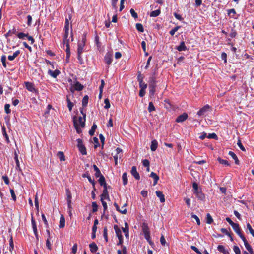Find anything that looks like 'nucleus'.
<instances>
[{
  "label": "nucleus",
  "instance_id": "f257e3e1",
  "mask_svg": "<svg viewBox=\"0 0 254 254\" xmlns=\"http://www.w3.org/2000/svg\"><path fill=\"white\" fill-rule=\"evenodd\" d=\"M114 229L116 232V236L119 239V242L117 243V245H122L123 243V238L122 235L121 231L117 225H115L114 226Z\"/></svg>",
  "mask_w": 254,
  "mask_h": 254
},
{
  "label": "nucleus",
  "instance_id": "f03ea898",
  "mask_svg": "<svg viewBox=\"0 0 254 254\" xmlns=\"http://www.w3.org/2000/svg\"><path fill=\"white\" fill-rule=\"evenodd\" d=\"M77 147L78 148V149L80 153L82 155H86L87 152H86V149L85 146L84 145L82 140L81 139H77Z\"/></svg>",
  "mask_w": 254,
  "mask_h": 254
},
{
  "label": "nucleus",
  "instance_id": "7ed1b4c3",
  "mask_svg": "<svg viewBox=\"0 0 254 254\" xmlns=\"http://www.w3.org/2000/svg\"><path fill=\"white\" fill-rule=\"evenodd\" d=\"M149 92L151 95H153L155 92L156 84L155 80L154 78H152V81L149 85Z\"/></svg>",
  "mask_w": 254,
  "mask_h": 254
},
{
  "label": "nucleus",
  "instance_id": "20e7f679",
  "mask_svg": "<svg viewBox=\"0 0 254 254\" xmlns=\"http://www.w3.org/2000/svg\"><path fill=\"white\" fill-rule=\"evenodd\" d=\"M210 108V106L209 105H206L197 112V114L199 116H203L209 111Z\"/></svg>",
  "mask_w": 254,
  "mask_h": 254
},
{
  "label": "nucleus",
  "instance_id": "39448f33",
  "mask_svg": "<svg viewBox=\"0 0 254 254\" xmlns=\"http://www.w3.org/2000/svg\"><path fill=\"white\" fill-rule=\"evenodd\" d=\"M84 88L83 85H82L80 82L78 81H76L75 83L74 84L73 87L71 88V91L73 92L74 90L80 91L82 90Z\"/></svg>",
  "mask_w": 254,
  "mask_h": 254
},
{
  "label": "nucleus",
  "instance_id": "423d86ee",
  "mask_svg": "<svg viewBox=\"0 0 254 254\" xmlns=\"http://www.w3.org/2000/svg\"><path fill=\"white\" fill-rule=\"evenodd\" d=\"M81 113L83 114V118H82V117L80 116L79 118H78V119L77 120L76 119V120L77 121V123L79 125V126H80L81 127H85V117H86V115L85 114H84L83 113V112L82 111H81Z\"/></svg>",
  "mask_w": 254,
  "mask_h": 254
},
{
  "label": "nucleus",
  "instance_id": "0eeeda50",
  "mask_svg": "<svg viewBox=\"0 0 254 254\" xmlns=\"http://www.w3.org/2000/svg\"><path fill=\"white\" fill-rule=\"evenodd\" d=\"M235 232L239 236V237L242 239L245 236L242 234L240 228L238 224L236 223L235 225L232 226Z\"/></svg>",
  "mask_w": 254,
  "mask_h": 254
},
{
  "label": "nucleus",
  "instance_id": "6e6552de",
  "mask_svg": "<svg viewBox=\"0 0 254 254\" xmlns=\"http://www.w3.org/2000/svg\"><path fill=\"white\" fill-rule=\"evenodd\" d=\"M25 86L26 87V89L32 92H36L37 91V90L35 89L34 85L33 83L29 82H25Z\"/></svg>",
  "mask_w": 254,
  "mask_h": 254
},
{
  "label": "nucleus",
  "instance_id": "1a4fd4ad",
  "mask_svg": "<svg viewBox=\"0 0 254 254\" xmlns=\"http://www.w3.org/2000/svg\"><path fill=\"white\" fill-rule=\"evenodd\" d=\"M188 117V115L186 113H184L179 115L176 119V122L178 123L183 122L185 121Z\"/></svg>",
  "mask_w": 254,
  "mask_h": 254
},
{
  "label": "nucleus",
  "instance_id": "9d476101",
  "mask_svg": "<svg viewBox=\"0 0 254 254\" xmlns=\"http://www.w3.org/2000/svg\"><path fill=\"white\" fill-rule=\"evenodd\" d=\"M131 175L135 178V179L137 180H139L140 179V176L139 173L137 171V169L136 166H132L131 170Z\"/></svg>",
  "mask_w": 254,
  "mask_h": 254
},
{
  "label": "nucleus",
  "instance_id": "9b49d317",
  "mask_svg": "<svg viewBox=\"0 0 254 254\" xmlns=\"http://www.w3.org/2000/svg\"><path fill=\"white\" fill-rule=\"evenodd\" d=\"M142 229L144 236L150 234L149 229L146 223H143L142 224Z\"/></svg>",
  "mask_w": 254,
  "mask_h": 254
},
{
  "label": "nucleus",
  "instance_id": "f8f14e48",
  "mask_svg": "<svg viewBox=\"0 0 254 254\" xmlns=\"http://www.w3.org/2000/svg\"><path fill=\"white\" fill-rule=\"evenodd\" d=\"M73 124L76 130L77 133L80 134L82 132V130L79 127V125L77 123V121L76 120V116H74L73 118Z\"/></svg>",
  "mask_w": 254,
  "mask_h": 254
},
{
  "label": "nucleus",
  "instance_id": "ddd939ff",
  "mask_svg": "<svg viewBox=\"0 0 254 254\" xmlns=\"http://www.w3.org/2000/svg\"><path fill=\"white\" fill-rule=\"evenodd\" d=\"M14 160L15 161L16 164V169L19 171L20 172H22V170L20 167V163L18 158V154H17L16 152H15L14 154Z\"/></svg>",
  "mask_w": 254,
  "mask_h": 254
},
{
  "label": "nucleus",
  "instance_id": "4468645a",
  "mask_svg": "<svg viewBox=\"0 0 254 254\" xmlns=\"http://www.w3.org/2000/svg\"><path fill=\"white\" fill-rule=\"evenodd\" d=\"M156 194L157 196V197L159 198L161 202L163 203L165 202V199L164 195L161 191L159 190L156 191Z\"/></svg>",
  "mask_w": 254,
  "mask_h": 254
},
{
  "label": "nucleus",
  "instance_id": "2eb2a0df",
  "mask_svg": "<svg viewBox=\"0 0 254 254\" xmlns=\"http://www.w3.org/2000/svg\"><path fill=\"white\" fill-rule=\"evenodd\" d=\"M60 73V71L56 69L55 71H52L51 70H48V74L50 75L52 77L54 78H56L57 76Z\"/></svg>",
  "mask_w": 254,
  "mask_h": 254
},
{
  "label": "nucleus",
  "instance_id": "dca6fc26",
  "mask_svg": "<svg viewBox=\"0 0 254 254\" xmlns=\"http://www.w3.org/2000/svg\"><path fill=\"white\" fill-rule=\"evenodd\" d=\"M125 227L122 228V230L125 233L126 237H128L129 236V227L128 224L126 222L125 223Z\"/></svg>",
  "mask_w": 254,
  "mask_h": 254
},
{
  "label": "nucleus",
  "instance_id": "f3484780",
  "mask_svg": "<svg viewBox=\"0 0 254 254\" xmlns=\"http://www.w3.org/2000/svg\"><path fill=\"white\" fill-rule=\"evenodd\" d=\"M150 176L154 179L153 185L155 186L157 183V182L159 179V176L153 172L151 173Z\"/></svg>",
  "mask_w": 254,
  "mask_h": 254
},
{
  "label": "nucleus",
  "instance_id": "a211bd4d",
  "mask_svg": "<svg viewBox=\"0 0 254 254\" xmlns=\"http://www.w3.org/2000/svg\"><path fill=\"white\" fill-rule=\"evenodd\" d=\"M114 205L116 207L117 211H119L121 213L123 214H126L127 213V209L126 208H124V209H120V207L118 206L117 203L115 202L114 203Z\"/></svg>",
  "mask_w": 254,
  "mask_h": 254
},
{
  "label": "nucleus",
  "instance_id": "6ab92c4d",
  "mask_svg": "<svg viewBox=\"0 0 254 254\" xmlns=\"http://www.w3.org/2000/svg\"><path fill=\"white\" fill-rule=\"evenodd\" d=\"M2 132L3 135L4 136V138H5V140L7 143L10 142L8 136V134L6 133V128L4 126H3L2 127Z\"/></svg>",
  "mask_w": 254,
  "mask_h": 254
},
{
  "label": "nucleus",
  "instance_id": "aec40b11",
  "mask_svg": "<svg viewBox=\"0 0 254 254\" xmlns=\"http://www.w3.org/2000/svg\"><path fill=\"white\" fill-rule=\"evenodd\" d=\"M105 63L109 66L112 62V58L110 54H106L104 58Z\"/></svg>",
  "mask_w": 254,
  "mask_h": 254
},
{
  "label": "nucleus",
  "instance_id": "412c9836",
  "mask_svg": "<svg viewBox=\"0 0 254 254\" xmlns=\"http://www.w3.org/2000/svg\"><path fill=\"white\" fill-rule=\"evenodd\" d=\"M158 147V142L157 140H153L151 141V144L150 146V149L152 151H154L156 150Z\"/></svg>",
  "mask_w": 254,
  "mask_h": 254
},
{
  "label": "nucleus",
  "instance_id": "4be33fe9",
  "mask_svg": "<svg viewBox=\"0 0 254 254\" xmlns=\"http://www.w3.org/2000/svg\"><path fill=\"white\" fill-rule=\"evenodd\" d=\"M228 154L234 159L235 164L237 165H239V161L236 155L233 152L231 151L229 152Z\"/></svg>",
  "mask_w": 254,
  "mask_h": 254
},
{
  "label": "nucleus",
  "instance_id": "5701e85b",
  "mask_svg": "<svg viewBox=\"0 0 254 254\" xmlns=\"http://www.w3.org/2000/svg\"><path fill=\"white\" fill-rule=\"evenodd\" d=\"M217 249L219 251L223 253L224 254H229V251L227 250H226L223 245H218Z\"/></svg>",
  "mask_w": 254,
  "mask_h": 254
},
{
  "label": "nucleus",
  "instance_id": "b1692460",
  "mask_svg": "<svg viewBox=\"0 0 254 254\" xmlns=\"http://www.w3.org/2000/svg\"><path fill=\"white\" fill-rule=\"evenodd\" d=\"M179 51H185L187 49V47L185 45V42L182 41L181 42L179 46L176 48Z\"/></svg>",
  "mask_w": 254,
  "mask_h": 254
},
{
  "label": "nucleus",
  "instance_id": "393cba45",
  "mask_svg": "<svg viewBox=\"0 0 254 254\" xmlns=\"http://www.w3.org/2000/svg\"><path fill=\"white\" fill-rule=\"evenodd\" d=\"M101 199H109V196L107 190H103L101 196Z\"/></svg>",
  "mask_w": 254,
  "mask_h": 254
},
{
  "label": "nucleus",
  "instance_id": "a878e982",
  "mask_svg": "<svg viewBox=\"0 0 254 254\" xmlns=\"http://www.w3.org/2000/svg\"><path fill=\"white\" fill-rule=\"evenodd\" d=\"M89 247L92 253H95L98 250V247L95 243L90 244Z\"/></svg>",
  "mask_w": 254,
  "mask_h": 254
},
{
  "label": "nucleus",
  "instance_id": "bb28decb",
  "mask_svg": "<svg viewBox=\"0 0 254 254\" xmlns=\"http://www.w3.org/2000/svg\"><path fill=\"white\" fill-rule=\"evenodd\" d=\"M68 31L69 28L66 29L65 28H64V34L63 40V43H64V44H66L67 41L69 42V40L67 39L68 36Z\"/></svg>",
  "mask_w": 254,
  "mask_h": 254
},
{
  "label": "nucleus",
  "instance_id": "cd10ccee",
  "mask_svg": "<svg viewBox=\"0 0 254 254\" xmlns=\"http://www.w3.org/2000/svg\"><path fill=\"white\" fill-rule=\"evenodd\" d=\"M19 54L20 51L17 50L13 53V55H9L8 56V59L10 61H13Z\"/></svg>",
  "mask_w": 254,
  "mask_h": 254
},
{
  "label": "nucleus",
  "instance_id": "c85d7f7f",
  "mask_svg": "<svg viewBox=\"0 0 254 254\" xmlns=\"http://www.w3.org/2000/svg\"><path fill=\"white\" fill-rule=\"evenodd\" d=\"M194 193L196 194V197L201 200H203L205 198L204 195L201 191L194 192Z\"/></svg>",
  "mask_w": 254,
  "mask_h": 254
},
{
  "label": "nucleus",
  "instance_id": "c756f323",
  "mask_svg": "<svg viewBox=\"0 0 254 254\" xmlns=\"http://www.w3.org/2000/svg\"><path fill=\"white\" fill-rule=\"evenodd\" d=\"M85 45L84 44H81L80 43H78V49H77V54H82L83 51V49H84V48L85 47Z\"/></svg>",
  "mask_w": 254,
  "mask_h": 254
},
{
  "label": "nucleus",
  "instance_id": "7c9ffc66",
  "mask_svg": "<svg viewBox=\"0 0 254 254\" xmlns=\"http://www.w3.org/2000/svg\"><path fill=\"white\" fill-rule=\"evenodd\" d=\"M243 241L244 242L245 246L246 248V249L249 251V250H251L252 249L251 246L248 243L247 240H246L245 237H243V239H242Z\"/></svg>",
  "mask_w": 254,
  "mask_h": 254
},
{
  "label": "nucleus",
  "instance_id": "2f4dec72",
  "mask_svg": "<svg viewBox=\"0 0 254 254\" xmlns=\"http://www.w3.org/2000/svg\"><path fill=\"white\" fill-rule=\"evenodd\" d=\"M66 59H68L69 58L70 56V46H69V42L67 41L66 42Z\"/></svg>",
  "mask_w": 254,
  "mask_h": 254
},
{
  "label": "nucleus",
  "instance_id": "473e14b6",
  "mask_svg": "<svg viewBox=\"0 0 254 254\" xmlns=\"http://www.w3.org/2000/svg\"><path fill=\"white\" fill-rule=\"evenodd\" d=\"M57 156L61 161H64L65 160L64 153L62 151H59L57 153Z\"/></svg>",
  "mask_w": 254,
  "mask_h": 254
},
{
  "label": "nucleus",
  "instance_id": "72a5a7b5",
  "mask_svg": "<svg viewBox=\"0 0 254 254\" xmlns=\"http://www.w3.org/2000/svg\"><path fill=\"white\" fill-rule=\"evenodd\" d=\"M93 167L94 170L96 172L95 174V176H96V177L98 178L100 176H101V175H102L101 173V172H100L99 169L97 167V166L96 165H95V164L93 165Z\"/></svg>",
  "mask_w": 254,
  "mask_h": 254
},
{
  "label": "nucleus",
  "instance_id": "f704fd0d",
  "mask_svg": "<svg viewBox=\"0 0 254 254\" xmlns=\"http://www.w3.org/2000/svg\"><path fill=\"white\" fill-rule=\"evenodd\" d=\"M65 226V219L63 215H61L60 220L59 227L64 228Z\"/></svg>",
  "mask_w": 254,
  "mask_h": 254
},
{
  "label": "nucleus",
  "instance_id": "c9c22d12",
  "mask_svg": "<svg viewBox=\"0 0 254 254\" xmlns=\"http://www.w3.org/2000/svg\"><path fill=\"white\" fill-rule=\"evenodd\" d=\"M97 127V125L94 123L93 126L91 127V129L89 131V134L91 136H93L94 134V132H95V130L96 129Z\"/></svg>",
  "mask_w": 254,
  "mask_h": 254
},
{
  "label": "nucleus",
  "instance_id": "e433bc0d",
  "mask_svg": "<svg viewBox=\"0 0 254 254\" xmlns=\"http://www.w3.org/2000/svg\"><path fill=\"white\" fill-rule=\"evenodd\" d=\"M88 99H89V97H88V95H85L84 96V97L82 99V102L83 107H86L87 106L88 102Z\"/></svg>",
  "mask_w": 254,
  "mask_h": 254
},
{
  "label": "nucleus",
  "instance_id": "4c0bfd02",
  "mask_svg": "<svg viewBox=\"0 0 254 254\" xmlns=\"http://www.w3.org/2000/svg\"><path fill=\"white\" fill-rule=\"evenodd\" d=\"M161 13V11L159 9H157L154 11H152L150 14L151 17H157Z\"/></svg>",
  "mask_w": 254,
  "mask_h": 254
},
{
  "label": "nucleus",
  "instance_id": "58836bf2",
  "mask_svg": "<svg viewBox=\"0 0 254 254\" xmlns=\"http://www.w3.org/2000/svg\"><path fill=\"white\" fill-rule=\"evenodd\" d=\"M217 160H218V162H219V163H220L221 164L226 165V166L230 165V164L227 160L222 159L220 157L218 158Z\"/></svg>",
  "mask_w": 254,
  "mask_h": 254
},
{
  "label": "nucleus",
  "instance_id": "ea45409f",
  "mask_svg": "<svg viewBox=\"0 0 254 254\" xmlns=\"http://www.w3.org/2000/svg\"><path fill=\"white\" fill-rule=\"evenodd\" d=\"M67 106L69 109V110L70 111H71L72 109V108H73L74 105H73V103L68 98V96H67Z\"/></svg>",
  "mask_w": 254,
  "mask_h": 254
},
{
  "label": "nucleus",
  "instance_id": "a19ab883",
  "mask_svg": "<svg viewBox=\"0 0 254 254\" xmlns=\"http://www.w3.org/2000/svg\"><path fill=\"white\" fill-rule=\"evenodd\" d=\"M122 179H123V184L124 185H127L128 182L127 173H123V176H122Z\"/></svg>",
  "mask_w": 254,
  "mask_h": 254
},
{
  "label": "nucleus",
  "instance_id": "79ce46f5",
  "mask_svg": "<svg viewBox=\"0 0 254 254\" xmlns=\"http://www.w3.org/2000/svg\"><path fill=\"white\" fill-rule=\"evenodd\" d=\"M107 231L108 230L107 227H105L103 230V236L106 241V242H108V241Z\"/></svg>",
  "mask_w": 254,
  "mask_h": 254
},
{
  "label": "nucleus",
  "instance_id": "37998d69",
  "mask_svg": "<svg viewBox=\"0 0 254 254\" xmlns=\"http://www.w3.org/2000/svg\"><path fill=\"white\" fill-rule=\"evenodd\" d=\"M28 34V33L27 34H25V33H24L23 32H20V33H17V36L19 39H24L25 37L27 38V36Z\"/></svg>",
  "mask_w": 254,
  "mask_h": 254
},
{
  "label": "nucleus",
  "instance_id": "c03bdc74",
  "mask_svg": "<svg viewBox=\"0 0 254 254\" xmlns=\"http://www.w3.org/2000/svg\"><path fill=\"white\" fill-rule=\"evenodd\" d=\"M136 28L137 30L140 32H143L144 31L143 27L141 23H137L136 24Z\"/></svg>",
  "mask_w": 254,
  "mask_h": 254
},
{
  "label": "nucleus",
  "instance_id": "a18cd8bd",
  "mask_svg": "<svg viewBox=\"0 0 254 254\" xmlns=\"http://www.w3.org/2000/svg\"><path fill=\"white\" fill-rule=\"evenodd\" d=\"M139 87L140 89H146L147 85L143 81H140L139 82Z\"/></svg>",
  "mask_w": 254,
  "mask_h": 254
},
{
  "label": "nucleus",
  "instance_id": "49530a36",
  "mask_svg": "<svg viewBox=\"0 0 254 254\" xmlns=\"http://www.w3.org/2000/svg\"><path fill=\"white\" fill-rule=\"evenodd\" d=\"M155 108L152 102H149V106L148 108V110L149 112H151L152 111H155Z\"/></svg>",
  "mask_w": 254,
  "mask_h": 254
},
{
  "label": "nucleus",
  "instance_id": "de8ad7c7",
  "mask_svg": "<svg viewBox=\"0 0 254 254\" xmlns=\"http://www.w3.org/2000/svg\"><path fill=\"white\" fill-rule=\"evenodd\" d=\"M99 177V179L98 181L101 186H102L103 184L106 183L105 179L103 175H101Z\"/></svg>",
  "mask_w": 254,
  "mask_h": 254
},
{
  "label": "nucleus",
  "instance_id": "09e8293b",
  "mask_svg": "<svg viewBox=\"0 0 254 254\" xmlns=\"http://www.w3.org/2000/svg\"><path fill=\"white\" fill-rule=\"evenodd\" d=\"M213 220L209 213H208L206 216V222L208 224H211Z\"/></svg>",
  "mask_w": 254,
  "mask_h": 254
},
{
  "label": "nucleus",
  "instance_id": "8fccbe9b",
  "mask_svg": "<svg viewBox=\"0 0 254 254\" xmlns=\"http://www.w3.org/2000/svg\"><path fill=\"white\" fill-rule=\"evenodd\" d=\"M50 240L51 238H48L46 240V246L49 250L52 249V243Z\"/></svg>",
  "mask_w": 254,
  "mask_h": 254
},
{
  "label": "nucleus",
  "instance_id": "3c124183",
  "mask_svg": "<svg viewBox=\"0 0 254 254\" xmlns=\"http://www.w3.org/2000/svg\"><path fill=\"white\" fill-rule=\"evenodd\" d=\"M247 228L249 230L251 235L254 237V230L253 229L252 227L249 223H247Z\"/></svg>",
  "mask_w": 254,
  "mask_h": 254
},
{
  "label": "nucleus",
  "instance_id": "603ef678",
  "mask_svg": "<svg viewBox=\"0 0 254 254\" xmlns=\"http://www.w3.org/2000/svg\"><path fill=\"white\" fill-rule=\"evenodd\" d=\"M1 62H2L3 66L5 68L6 67V56H5V55L2 56L1 58Z\"/></svg>",
  "mask_w": 254,
  "mask_h": 254
},
{
  "label": "nucleus",
  "instance_id": "864d4df0",
  "mask_svg": "<svg viewBox=\"0 0 254 254\" xmlns=\"http://www.w3.org/2000/svg\"><path fill=\"white\" fill-rule=\"evenodd\" d=\"M180 28V26H177L175 27H174L173 29H172L170 31V34L171 36H173L175 34V33L176 32H177L178 29Z\"/></svg>",
  "mask_w": 254,
  "mask_h": 254
},
{
  "label": "nucleus",
  "instance_id": "5fc2aeb1",
  "mask_svg": "<svg viewBox=\"0 0 254 254\" xmlns=\"http://www.w3.org/2000/svg\"><path fill=\"white\" fill-rule=\"evenodd\" d=\"M9 241V245H10L9 251L10 252H11L12 250H13V249H14V243H13V239H12V237H10Z\"/></svg>",
  "mask_w": 254,
  "mask_h": 254
},
{
  "label": "nucleus",
  "instance_id": "6e6d98bb",
  "mask_svg": "<svg viewBox=\"0 0 254 254\" xmlns=\"http://www.w3.org/2000/svg\"><path fill=\"white\" fill-rule=\"evenodd\" d=\"M191 218L194 219L196 220L197 225H200V221L199 220V218L196 215H194L193 213H191Z\"/></svg>",
  "mask_w": 254,
  "mask_h": 254
},
{
  "label": "nucleus",
  "instance_id": "4d7b16f0",
  "mask_svg": "<svg viewBox=\"0 0 254 254\" xmlns=\"http://www.w3.org/2000/svg\"><path fill=\"white\" fill-rule=\"evenodd\" d=\"M92 212H95L97 211L98 209V205L96 202H93L92 203Z\"/></svg>",
  "mask_w": 254,
  "mask_h": 254
},
{
  "label": "nucleus",
  "instance_id": "13d9d810",
  "mask_svg": "<svg viewBox=\"0 0 254 254\" xmlns=\"http://www.w3.org/2000/svg\"><path fill=\"white\" fill-rule=\"evenodd\" d=\"M104 103L105 104L104 106L105 109H109L110 107V101L108 98L104 100Z\"/></svg>",
  "mask_w": 254,
  "mask_h": 254
},
{
  "label": "nucleus",
  "instance_id": "bf43d9fd",
  "mask_svg": "<svg viewBox=\"0 0 254 254\" xmlns=\"http://www.w3.org/2000/svg\"><path fill=\"white\" fill-rule=\"evenodd\" d=\"M130 12L131 16L135 19H136L138 17V15H137V13L134 11V10L133 9L131 8L130 10Z\"/></svg>",
  "mask_w": 254,
  "mask_h": 254
},
{
  "label": "nucleus",
  "instance_id": "052dcab7",
  "mask_svg": "<svg viewBox=\"0 0 254 254\" xmlns=\"http://www.w3.org/2000/svg\"><path fill=\"white\" fill-rule=\"evenodd\" d=\"M237 145H238V146L239 147L241 150H242L243 151H245V148L243 146L241 142V141L240 139L238 140Z\"/></svg>",
  "mask_w": 254,
  "mask_h": 254
},
{
  "label": "nucleus",
  "instance_id": "680f3d73",
  "mask_svg": "<svg viewBox=\"0 0 254 254\" xmlns=\"http://www.w3.org/2000/svg\"><path fill=\"white\" fill-rule=\"evenodd\" d=\"M233 251L235 253V254H241L240 249L237 246H234Z\"/></svg>",
  "mask_w": 254,
  "mask_h": 254
},
{
  "label": "nucleus",
  "instance_id": "e2e57ef3",
  "mask_svg": "<svg viewBox=\"0 0 254 254\" xmlns=\"http://www.w3.org/2000/svg\"><path fill=\"white\" fill-rule=\"evenodd\" d=\"M4 110L5 112L7 114H9L10 113L11 110L10 109V105L9 104H6L4 106Z\"/></svg>",
  "mask_w": 254,
  "mask_h": 254
},
{
  "label": "nucleus",
  "instance_id": "0e129e2a",
  "mask_svg": "<svg viewBox=\"0 0 254 254\" xmlns=\"http://www.w3.org/2000/svg\"><path fill=\"white\" fill-rule=\"evenodd\" d=\"M10 193L11 194V196H12V199L15 201L16 200V196L15 194V192H14V191L13 189H11L10 190Z\"/></svg>",
  "mask_w": 254,
  "mask_h": 254
},
{
  "label": "nucleus",
  "instance_id": "69168bd1",
  "mask_svg": "<svg viewBox=\"0 0 254 254\" xmlns=\"http://www.w3.org/2000/svg\"><path fill=\"white\" fill-rule=\"evenodd\" d=\"M52 108V106L50 104H49L48 106H47V111L44 113V115L46 117H47V116L49 115V110Z\"/></svg>",
  "mask_w": 254,
  "mask_h": 254
},
{
  "label": "nucleus",
  "instance_id": "338daca9",
  "mask_svg": "<svg viewBox=\"0 0 254 254\" xmlns=\"http://www.w3.org/2000/svg\"><path fill=\"white\" fill-rule=\"evenodd\" d=\"M207 137L209 138H213L215 139H217L218 138L217 135L215 133L209 134V135L207 136Z\"/></svg>",
  "mask_w": 254,
  "mask_h": 254
},
{
  "label": "nucleus",
  "instance_id": "774afa93",
  "mask_svg": "<svg viewBox=\"0 0 254 254\" xmlns=\"http://www.w3.org/2000/svg\"><path fill=\"white\" fill-rule=\"evenodd\" d=\"M142 164L144 166L148 167L149 166L150 162L148 160L144 159L142 161Z\"/></svg>",
  "mask_w": 254,
  "mask_h": 254
}]
</instances>
